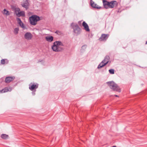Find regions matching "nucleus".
Masks as SVG:
<instances>
[{
	"label": "nucleus",
	"instance_id": "nucleus-1",
	"mask_svg": "<svg viewBox=\"0 0 147 147\" xmlns=\"http://www.w3.org/2000/svg\"><path fill=\"white\" fill-rule=\"evenodd\" d=\"M63 44L59 41H56L53 43V45L52 46V50L55 52H59L63 49V48L61 46H63Z\"/></svg>",
	"mask_w": 147,
	"mask_h": 147
},
{
	"label": "nucleus",
	"instance_id": "nucleus-17",
	"mask_svg": "<svg viewBox=\"0 0 147 147\" xmlns=\"http://www.w3.org/2000/svg\"><path fill=\"white\" fill-rule=\"evenodd\" d=\"M17 16L20 17L21 16H25V13L23 11H20L18 13Z\"/></svg>",
	"mask_w": 147,
	"mask_h": 147
},
{
	"label": "nucleus",
	"instance_id": "nucleus-13",
	"mask_svg": "<svg viewBox=\"0 0 147 147\" xmlns=\"http://www.w3.org/2000/svg\"><path fill=\"white\" fill-rule=\"evenodd\" d=\"M12 90V88L11 87L9 88L7 87H6L1 90H0V92L5 93L8 91H11Z\"/></svg>",
	"mask_w": 147,
	"mask_h": 147
},
{
	"label": "nucleus",
	"instance_id": "nucleus-3",
	"mask_svg": "<svg viewBox=\"0 0 147 147\" xmlns=\"http://www.w3.org/2000/svg\"><path fill=\"white\" fill-rule=\"evenodd\" d=\"M30 22L32 25H35L38 21L40 20V17L36 15H33L29 18Z\"/></svg>",
	"mask_w": 147,
	"mask_h": 147
},
{
	"label": "nucleus",
	"instance_id": "nucleus-10",
	"mask_svg": "<svg viewBox=\"0 0 147 147\" xmlns=\"http://www.w3.org/2000/svg\"><path fill=\"white\" fill-rule=\"evenodd\" d=\"M90 5L92 7L94 8L100 9L101 8V7L98 6L92 0H90Z\"/></svg>",
	"mask_w": 147,
	"mask_h": 147
},
{
	"label": "nucleus",
	"instance_id": "nucleus-2",
	"mask_svg": "<svg viewBox=\"0 0 147 147\" xmlns=\"http://www.w3.org/2000/svg\"><path fill=\"white\" fill-rule=\"evenodd\" d=\"M107 83L110 88L113 90L119 92H121V90L119 87L114 82H107Z\"/></svg>",
	"mask_w": 147,
	"mask_h": 147
},
{
	"label": "nucleus",
	"instance_id": "nucleus-24",
	"mask_svg": "<svg viewBox=\"0 0 147 147\" xmlns=\"http://www.w3.org/2000/svg\"><path fill=\"white\" fill-rule=\"evenodd\" d=\"M19 24L21 28H22L23 29L25 28L22 22H21L20 23H19Z\"/></svg>",
	"mask_w": 147,
	"mask_h": 147
},
{
	"label": "nucleus",
	"instance_id": "nucleus-21",
	"mask_svg": "<svg viewBox=\"0 0 147 147\" xmlns=\"http://www.w3.org/2000/svg\"><path fill=\"white\" fill-rule=\"evenodd\" d=\"M19 30V29L18 28H16L14 30V32L15 34H17L18 33V32Z\"/></svg>",
	"mask_w": 147,
	"mask_h": 147
},
{
	"label": "nucleus",
	"instance_id": "nucleus-9",
	"mask_svg": "<svg viewBox=\"0 0 147 147\" xmlns=\"http://www.w3.org/2000/svg\"><path fill=\"white\" fill-rule=\"evenodd\" d=\"M110 8L116 7L118 5V3L116 1H112L110 2Z\"/></svg>",
	"mask_w": 147,
	"mask_h": 147
},
{
	"label": "nucleus",
	"instance_id": "nucleus-20",
	"mask_svg": "<svg viewBox=\"0 0 147 147\" xmlns=\"http://www.w3.org/2000/svg\"><path fill=\"white\" fill-rule=\"evenodd\" d=\"M20 11V9L19 8H16L15 9V13L17 16L18 15L17 14Z\"/></svg>",
	"mask_w": 147,
	"mask_h": 147
},
{
	"label": "nucleus",
	"instance_id": "nucleus-11",
	"mask_svg": "<svg viewBox=\"0 0 147 147\" xmlns=\"http://www.w3.org/2000/svg\"><path fill=\"white\" fill-rule=\"evenodd\" d=\"M32 34L30 32H27L25 34L24 37L26 39L30 40L32 38Z\"/></svg>",
	"mask_w": 147,
	"mask_h": 147
},
{
	"label": "nucleus",
	"instance_id": "nucleus-18",
	"mask_svg": "<svg viewBox=\"0 0 147 147\" xmlns=\"http://www.w3.org/2000/svg\"><path fill=\"white\" fill-rule=\"evenodd\" d=\"M106 65V64L104 63L102 61L98 65L97 68L98 69H100L102 67H103Z\"/></svg>",
	"mask_w": 147,
	"mask_h": 147
},
{
	"label": "nucleus",
	"instance_id": "nucleus-16",
	"mask_svg": "<svg viewBox=\"0 0 147 147\" xmlns=\"http://www.w3.org/2000/svg\"><path fill=\"white\" fill-rule=\"evenodd\" d=\"M45 39L47 41L49 42H51L53 40V37L52 36H46Z\"/></svg>",
	"mask_w": 147,
	"mask_h": 147
},
{
	"label": "nucleus",
	"instance_id": "nucleus-25",
	"mask_svg": "<svg viewBox=\"0 0 147 147\" xmlns=\"http://www.w3.org/2000/svg\"><path fill=\"white\" fill-rule=\"evenodd\" d=\"M16 20H17V21L18 23V24L22 22V21L21 20V19L18 18H17Z\"/></svg>",
	"mask_w": 147,
	"mask_h": 147
},
{
	"label": "nucleus",
	"instance_id": "nucleus-23",
	"mask_svg": "<svg viewBox=\"0 0 147 147\" xmlns=\"http://www.w3.org/2000/svg\"><path fill=\"white\" fill-rule=\"evenodd\" d=\"M109 73L111 74H114V70L113 69H111L109 70Z\"/></svg>",
	"mask_w": 147,
	"mask_h": 147
},
{
	"label": "nucleus",
	"instance_id": "nucleus-12",
	"mask_svg": "<svg viewBox=\"0 0 147 147\" xmlns=\"http://www.w3.org/2000/svg\"><path fill=\"white\" fill-rule=\"evenodd\" d=\"M82 26L84 27V29L87 32H89L90 30L87 24L84 21L82 24Z\"/></svg>",
	"mask_w": 147,
	"mask_h": 147
},
{
	"label": "nucleus",
	"instance_id": "nucleus-5",
	"mask_svg": "<svg viewBox=\"0 0 147 147\" xmlns=\"http://www.w3.org/2000/svg\"><path fill=\"white\" fill-rule=\"evenodd\" d=\"M38 84L37 83H31L29 85V89L31 91H33L37 88L38 87Z\"/></svg>",
	"mask_w": 147,
	"mask_h": 147
},
{
	"label": "nucleus",
	"instance_id": "nucleus-29",
	"mask_svg": "<svg viewBox=\"0 0 147 147\" xmlns=\"http://www.w3.org/2000/svg\"><path fill=\"white\" fill-rule=\"evenodd\" d=\"M146 44H147V40L146 41Z\"/></svg>",
	"mask_w": 147,
	"mask_h": 147
},
{
	"label": "nucleus",
	"instance_id": "nucleus-19",
	"mask_svg": "<svg viewBox=\"0 0 147 147\" xmlns=\"http://www.w3.org/2000/svg\"><path fill=\"white\" fill-rule=\"evenodd\" d=\"M8 135L6 134H3L1 135V137L3 139H6L8 138Z\"/></svg>",
	"mask_w": 147,
	"mask_h": 147
},
{
	"label": "nucleus",
	"instance_id": "nucleus-27",
	"mask_svg": "<svg viewBox=\"0 0 147 147\" xmlns=\"http://www.w3.org/2000/svg\"><path fill=\"white\" fill-rule=\"evenodd\" d=\"M81 21H79V22H78V24H80V23H81Z\"/></svg>",
	"mask_w": 147,
	"mask_h": 147
},
{
	"label": "nucleus",
	"instance_id": "nucleus-4",
	"mask_svg": "<svg viewBox=\"0 0 147 147\" xmlns=\"http://www.w3.org/2000/svg\"><path fill=\"white\" fill-rule=\"evenodd\" d=\"M109 36L108 34H102L98 40L100 41H105L109 38Z\"/></svg>",
	"mask_w": 147,
	"mask_h": 147
},
{
	"label": "nucleus",
	"instance_id": "nucleus-26",
	"mask_svg": "<svg viewBox=\"0 0 147 147\" xmlns=\"http://www.w3.org/2000/svg\"><path fill=\"white\" fill-rule=\"evenodd\" d=\"M5 61L4 59H2L1 61V63L2 64H4L5 63Z\"/></svg>",
	"mask_w": 147,
	"mask_h": 147
},
{
	"label": "nucleus",
	"instance_id": "nucleus-8",
	"mask_svg": "<svg viewBox=\"0 0 147 147\" xmlns=\"http://www.w3.org/2000/svg\"><path fill=\"white\" fill-rule=\"evenodd\" d=\"M15 79L14 76H7L6 77L5 79V82L6 83H9L13 81Z\"/></svg>",
	"mask_w": 147,
	"mask_h": 147
},
{
	"label": "nucleus",
	"instance_id": "nucleus-14",
	"mask_svg": "<svg viewBox=\"0 0 147 147\" xmlns=\"http://www.w3.org/2000/svg\"><path fill=\"white\" fill-rule=\"evenodd\" d=\"M29 3L27 0H26L22 4V6L26 9L28 8Z\"/></svg>",
	"mask_w": 147,
	"mask_h": 147
},
{
	"label": "nucleus",
	"instance_id": "nucleus-7",
	"mask_svg": "<svg viewBox=\"0 0 147 147\" xmlns=\"http://www.w3.org/2000/svg\"><path fill=\"white\" fill-rule=\"evenodd\" d=\"M102 2L104 7L106 9L110 8V2L106 0H103Z\"/></svg>",
	"mask_w": 147,
	"mask_h": 147
},
{
	"label": "nucleus",
	"instance_id": "nucleus-15",
	"mask_svg": "<svg viewBox=\"0 0 147 147\" xmlns=\"http://www.w3.org/2000/svg\"><path fill=\"white\" fill-rule=\"evenodd\" d=\"M110 59V57L109 56H106L104 59L102 61L106 65L109 62Z\"/></svg>",
	"mask_w": 147,
	"mask_h": 147
},
{
	"label": "nucleus",
	"instance_id": "nucleus-28",
	"mask_svg": "<svg viewBox=\"0 0 147 147\" xmlns=\"http://www.w3.org/2000/svg\"><path fill=\"white\" fill-rule=\"evenodd\" d=\"M115 96L117 97H118V95H115Z\"/></svg>",
	"mask_w": 147,
	"mask_h": 147
},
{
	"label": "nucleus",
	"instance_id": "nucleus-22",
	"mask_svg": "<svg viewBox=\"0 0 147 147\" xmlns=\"http://www.w3.org/2000/svg\"><path fill=\"white\" fill-rule=\"evenodd\" d=\"M4 14H5L6 15L8 16L9 15V13L8 11H7L5 9L3 10Z\"/></svg>",
	"mask_w": 147,
	"mask_h": 147
},
{
	"label": "nucleus",
	"instance_id": "nucleus-6",
	"mask_svg": "<svg viewBox=\"0 0 147 147\" xmlns=\"http://www.w3.org/2000/svg\"><path fill=\"white\" fill-rule=\"evenodd\" d=\"M73 29L74 32L77 35L79 34L80 33L81 29L77 24H76L74 25Z\"/></svg>",
	"mask_w": 147,
	"mask_h": 147
}]
</instances>
